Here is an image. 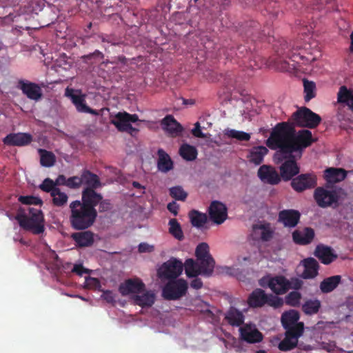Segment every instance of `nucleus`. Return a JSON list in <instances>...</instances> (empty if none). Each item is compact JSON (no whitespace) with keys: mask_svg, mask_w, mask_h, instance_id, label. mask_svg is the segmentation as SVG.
Masks as SVG:
<instances>
[{"mask_svg":"<svg viewBox=\"0 0 353 353\" xmlns=\"http://www.w3.org/2000/svg\"><path fill=\"white\" fill-rule=\"evenodd\" d=\"M295 128L287 122L277 123L267 139L266 145L271 149H281V153L290 155L294 152H302L316 141L309 130L296 132Z\"/></svg>","mask_w":353,"mask_h":353,"instance_id":"obj_1","label":"nucleus"},{"mask_svg":"<svg viewBox=\"0 0 353 353\" xmlns=\"http://www.w3.org/2000/svg\"><path fill=\"white\" fill-rule=\"evenodd\" d=\"M196 260L188 259L184 263V269L188 277H194L201 275L210 277L214 272L215 261L210 254V248L208 243H199L195 250Z\"/></svg>","mask_w":353,"mask_h":353,"instance_id":"obj_2","label":"nucleus"},{"mask_svg":"<svg viewBox=\"0 0 353 353\" xmlns=\"http://www.w3.org/2000/svg\"><path fill=\"white\" fill-rule=\"evenodd\" d=\"M70 223L71 227L77 230L88 229L93 225L97 212L95 208H87L79 200L74 201L70 204Z\"/></svg>","mask_w":353,"mask_h":353,"instance_id":"obj_3","label":"nucleus"},{"mask_svg":"<svg viewBox=\"0 0 353 353\" xmlns=\"http://www.w3.org/2000/svg\"><path fill=\"white\" fill-rule=\"evenodd\" d=\"M26 210L28 212V214H26L24 210L19 209L15 216V219L18 221L19 226L34 234H42L45 230V220L41 210L28 207Z\"/></svg>","mask_w":353,"mask_h":353,"instance_id":"obj_4","label":"nucleus"},{"mask_svg":"<svg viewBox=\"0 0 353 353\" xmlns=\"http://www.w3.org/2000/svg\"><path fill=\"white\" fill-rule=\"evenodd\" d=\"M321 117L310 108L302 107L294 112L287 123L294 127L316 128L321 122Z\"/></svg>","mask_w":353,"mask_h":353,"instance_id":"obj_5","label":"nucleus"},{"mask_svg":"<svg viewBox=\"0 0 353 353\" xmlns=\"http://www.w3.org/2000/svg\"><path fill=\"white\" fill-rule=\"evenodd\" d=\"M274 160L276 163H281L279 167L280 176L284 181L292 180L299 173L300 169L293 153L290 155L283 154L281 149H279L274 154Z\"/></svg>","mask_w":353,"mask_h":353,"instance_id":"obj_6","label":"nucleus"},{"mask_svg":"<svg viewBox=\"0 0 353 353\" xmlns=\"http://www.w3.org/2000/svg\"><path fill=\"white\" fill-rule=\"evenodd\" d=\"M248 304L252 308L262 307L268 305L274 308H279L283 305V300L272 294H266L261 288L254 290L248 298Z\"/></svg>","mask_w":353,"mask_h":353,"instance_id":"obj_7","label":"nucleus"},{"mask_svg":"<svg viewBox=\"0 0 353 353\" xmlns=\"http://www.w3.org/2000/svg\"><path fill=\"white\" fill-rule=\"evenodd\" d=\"M295 47H289L285 41L281 44V48L276 50L278 57L276 59V64H277L278 69L283 71H288L290 69V63L286 61V59H291L292 61L299 63L303 59V55L300 52L296 53L294 52Z\"/></svg>","mask_w":353,"mask_h":353,"instance_id":"obj_8","label":"nucleus"},{"mask_svg":"<svg viewBox=\"0 0 353 353\" xmlns=\"http://www.w3.org/2000/svg\"><path fill=\"white\" fill-rule=\"evenodd\" d=\"M188 282L183 279L169 281L162 290V296L165 300H179L187 293Z\"/></svg>","mask_w":353,"mask_h":353,"instance_id":"obj_9","label":"nucleus"},{"mask_svg":"<svg viewBox=\"0 0 353 353\" xmlns=\"http://www.w3.org/2000/svg\"><path fill=\"white\" fill-rule=\"evenodd\" d=\"M314 199L319 207L325 208L338 204L340 196L336 190H330L323 187H318L314 192Z\"/></svg>","mask_w":353,"mask_h":353,"instance_id":"obj_10","label":"nucleus"},{"mask_svg":"<svg viewBox=\"0 0 353 353\" xmlns=\"http://www.w3.org/2000/svg\"><path fill=\"white\" fill-rule=\"evenodd\" d=\"M70 182L75 189L81 185H85V188L97 189L102 185L99 176L87 169H83L80 176H73Z\"/></svg>","mask_w":353,"mask_h":353,"instance_id":"obj_11","label":"nucleus"},{"mask_svg":"<svg viewBox=\"0 0 353 353\" xmlns=\"http://www.w3.org/2000/svg\"><path fill=\"white\" fill-rule=\"evenodd\" d=\"M184 264L175 258L165 262L159 270L160 277L168 279H176L183 272Z\"/></svg>","mask_w":353,"mask_h":353,"instance_id":"obj_12","label":"nucleus"},{"mask_svg":"<svg viewBox=\"0 0 353 353\" xmlns=\"http://www.w3.org/2000/svg\"><path fill=\"white\" fill-rule=\"evenodd\" d=\"M317 185V177L313 172L301 174L292 179L291 186L297 192L314 188Z\"/></svg>","mask_w":353,"mask_h":353,"instance_id":"obj_13","label":"nucleus"},{"mask_svg":"<svg viewBox=\"0 0 353 353\" xmlns=\"http://www.w3.org/2000/svg\"><path fill=\"white\" fill-rule=\"evenodd\" d=\"M299 312L295 310H290L282 314L281 323L283 328L287 331L303 333L304 323L299 322Z\"/></svg>","mask_w":353,"mask_h":353,"instance_id":"obj_14","label":"nucleus"},{"mask_svg":"<svg viewBox=\"0 0 353 353\" xmlns=\"http://www.w3.org/2000/svg\"><path fill=\"white\" fill-rule=\"evenodd\" d=\"M32 140L33 137L30 133H10L3 138V143L8 146L23 147L29 145Z\"/></svg>","mask_w":353,"mask_h":353,"instance_id":"obj_15","label":"nucleus"},{"mask_svg":"<svg viewBox=\"0 0 353 353\" xmlns=\"http://www.w3.org/2000/svg\"><path fill=\"white\" fill-rule=\"evenodd\" d=\"M209 216L216 224L223 223L228 217V209L225 205L219 201H212L209 207Z\"/></svg>","mask_w":353,"mask_h":353,"instance_id":"obj_16","label":"nucleus"},{"mask_svg":"<svg viewBox=\"0 0 353 353\" xmlns=\"http://www.w3.org/2000/svg\"><path fill=\"white\" fill-rule=\"evenodd\" d=\"M257 175L261 181L265 183L276 185L281 181V176L275 168L271 165H261L258 170Z\"/></svg>","mask_w":353,"mask_h":353,"instance_id":"obj_17","label":"nucleus"},{"mask_svg":"<svg viewBox=\"0 0 353 353\" xmlns=\"http://www.w3.org/2000/svg\"><path fill=\"white\" fill-rule=\"evenodd\" d=\"M145 285L139 279H129L120 284L119 291L122 296L130 294H139L145 290Z\"/></svg>","mask_w":353,"mask_h":353,"instance_id":"obj_18","label":"nucleus"},{"mask_svg":"<svg viewBox=\"0 0 353 353\" xmlns=\"http://www.w3.org/2000/svg\"><path fill=\"white\" fill-rule=\"evenodd\" d=\"M18 88L31 100L39 101L42 97V90L41 87L35 83L19 80L18 82Z\"/></svg>","mask_w":353,"mask_h":353,"instance_id":"obj_19","label":"nucleus"},{"mask_svg":"<svg viewBox=\"0 0 353 353\" xmlns=\"http://www.w3.org/2000/svg\"><path fill=\"white\" fill-rule=\"evenodd\" d=\"M268 286L276 295L284 294L290 290L289 280L283 275L269 278Z\"/></svg>","mask_w":353,"mask_h":353,"instance_id":"obj_20","label":"nucleus"},{"mask_svg":"<svg viewBox=\"0 0 353 353\" xmlns=\"http://www.w3.org/2000/svg\"><path fill=\"white\" fill-rule=\"evenodd\" d=\"M241 339L249 343H259L263 340V334L252 324H245L239 328Z\"/></svg>","mask_w":353,"mask_h":353,"instance_id":"obj_21","label":"nucleus"},{"mask_svg":"<svg viewBox=\"0 0 353 353\" xmlns=\"http://www.w3.org/2000/svg\"><path fill=\"white\" fill-rule=\"evenodd\" d=\"M300 218L301 214L298 210H283L279 213L278 221L285 228H292L298 225Z\"/></svg>","mask_w":353,"mask_h":353,"instance_id":"obj_22","label":"nucleus"},{"mask_svg":"<svg viewBox=\"0 0 353 353\" xmlns=\"http://www.w3.org/2000/svg\"><path fill=\"white\" fill-rule=\"evenodd\" d=\"M292 236L294 243L299 245H307L313 241L315 232L312 228L305 227L303 230H295L292 232Z\"/></svg>","mask_w":353,"mask_h":353,"instance_id":"obj_23","label":"nucleus"},{"mask_svg":"<svg viewBox=\"0 0 353 353\" xmlns=\"http://www.w3.org/2000/svg\"><path fill=\"white\" fill-rule=\"evenodd\" d=\"M65 96L71 99L79 112L98 115V112L96 110L92 109L86 105L85 97L81 94H74L73 89L66 88Z\"/></svg>","mask_w":353,"mask_h":353,"instance_id":"obj_24","label":"nucleus"},{"mask_svg":"<svg viewBox=\"0 0 353 353\" xmlns=\"http://www.w3.org/2000/svg\"><path fill=\"white\" fill-rule=\"evenodd\" d=\"M314 254L325 265L330 264L338 257L331 247L323 244L316 245Z\"/></svg>","mask_w":353,"mask_h":353,"instance_id":"obj_25","label":"nucleus"},{"mask_svg":"<svg viewBox=\"0 0 353 353\" xmlns=\"http://www.w3.org/2000/svg\"><path fill=\"white\" fill-rule=\"evenodd\" d=\"M96 189L84 188L81 194V204L87 208H95L103 199V196L95 191Z\"/></svg>","mask_w":353,"mask_h":353,"instance_id":"obj_26","label":"nucleus"},{"mask_svg":"<svg viewBox=\"0 0 353 353\" xmlns=\"http://www.w3.org/2000/svg\"><path fill=\"white\" fill-rule=\"evenodd\" d=\"M302 332L285 330L284 339L279 343V349L281 351H289L298 345V340L303 335Z\"/></svg>","mask_w":353,"mask_h":353,"instance_id":"obj_27","label":"nucleus"},{"mask_svg":"<svg viewBox=\"0 0 353 353\" xmlns=\"http://www.w3.org/2000/svg\"><path fill=\"white\" fill-rule=\"evenodd\" d=\"M304 270L301 274V277L304 279H312L315 278L319 274V264L318 261L312 258L308 257L302 261Z\"/></svg>","mask_w":353,"mask_h":353,"instance_id":"obj_28","label":"nucleus"},{"mask_svg":"<svg viewBox=\"0 0 353 353\" xmlns=\"http://www.w3.org/2000/svg\"><path fill=\"white\" fill-rule=\"evenodd\" d=\"M224 320L232 327H240L244 323L245 316L242 311L231 306L225 313Z\"/></svg>","mask_w":353,"mask_h":353,"instance_id":"obj_29","label":"nucleus"},{"mask_svg":"<svg viewBox=\"0 0 353 353\" xmlns=\"http://www.w3.org/2000/svg\"><path fill=\"white\" fill-rule=\"evenodd\" d=\"M71 238L79 248L90 247L94 241V233L89 230L72 233Z\"/></svg>","mask_w":353,"mask_h":353,"instance_id":"obj_30","label":"nucleus"},{"mask_svg":"<svg viewBox=\"0 0 353 353\" xmlns=\"http://www.w3.org/2000/svg\"><path fill=\"white\" fill-rule=\"evenodd\" d=\"M161 126L172 137H176L183 131L181 124L172 115H167L162 119Z\"/></svg>","mask_w":353,"mask_h":353,"instance_id":"obj_31","label":"nucleus"},{"mask_svg":"<svg viewBox=\"0 0 353 353\" xmlns=\"http://www.w3.org/2000/svg\"><path fill=\"white\" fill-rule=\"evenodd\" d=\"M347 176V172L343 168H329L324 172V178L328 183H336L343 181Z\"/></svg>","mask_w":353,"mask_h":353,"instance_id":"obj_32","label":"nucleus"},{"mask_svg":"<svg viewBox=\"0 0 353 353\" xmlns=\"http://www.w3.org/2000/svg\"><path fill=\"white\" fill-rule=\"evenodd\" d=\"M341 282V276L334 275L324 279L320 283V290L322 293L327 294L334 291Z\"/></svg>","mask_w":353,"mask_h":353,"instance_id":"obj_33","label":"nucleus"},{"mask_svg":"<svg viewBox=\"0 0 353 353\" xmlns=\"http://www.w3.org/2000/svg\"><path fill=\"white\" fill-rule=\"evenodd\" d=\"M268 152V150L265 146L253 147L249 152L248 159L250 163L260 165Z\"/></svg>","mask_w":353,"mask_h":353,"instance_id":"obj_34","label":"nucleus"},{"mask_svg":"<svg viewBox=\"0 0 353 353\" xmlns=\"http://www.w3.org/2000/svg\"><path fill=\"white\" fill-rule=\"evenodd\" d=\"M157 161L158 169L163 172H167L173 168V162L170 156L163 150L159 149Z\"/></svg>","mask_w":353,"mask_h":353,"instance_id":"obj_35","label":"nucleus"},{"mask_svg":"<svg viewBox=\"0 0 353 353\" xmlns=\"http://www.w3.org/2000/svg\"><path fill=\"white\" fill-rule=\"evenodd\" d=\"M321 307V302L318 299H309L301 305L303 312L309 316L316 314Z\"/></svg>","mask_w":353,"mask_h":353,"instance_id":"obj_36","label":"nucleus"},{"mask_svg":"<svg viewBox=\"0 0 353 353\" xmlns=\"http://www.w3.org/2000/svg\"><path fill=\"white\" fill-rule=\"evenodd\" d=\"M134 303L142 307H151L155 301V294L152 291H146L143 294H136L134 296Z\"/></svg>","mask_w":353,"mask_h":353,"instance_id":"obj_37","label":"nucleus"},{"mask_svg":"<svg viewBox=\"0 0 353 353\" xmlns=\"http://www.w3.org/2000/svg\"><path fill=\"white\" fill-rule=\"evenodd\" d=\"M338 102L345 103L353 111V90H348L345 85L339 88Z\"/></svg>","mask_w":353,"mask_h":353,"instance_id":"obj_38","label":"nucleus"},{"mask_svg":"<svg viewBox=\"0 0 353 353\" xmlns=\"http://www.w3.org/2000/svg\"><path fill=\"white\" fill-rule=\"evenodd\" d=\"M179 153L187 161L195 160L198 154L196 148L188 143H183L181 145Z\"/></svg>","mask_w":353,"mask_h":353,"instance_id":"obj_39","label":"nucleus"},{"mask_svg":"<svg viewBox=\"0 0 353 353\" xmlns=\"http://www.w3.org/2000/svg\"><path fill=\"white\" fill-rule=\"evenodd\" d=\"M189 217L192 225L196 228H201L207 222L208 217L206 214L192 210L189 213Z\"/></svg>","mask_w":353,"mask_h":353,"instance_id":"obj_40","label":"nucleus"},{"mask_svg":"<svg viewBox=\"0 0 353 353\" xmlns=\"http://www.w3.org/2000/svg\"><path fill=\"white\" fill-rule=\"evenodd\" d=\"M139 121L137 114H130L126 112H119L111 121V123H130Z\"/></svg>","mask_w":353,"mask_h":353,"instance_id":"obj_41","label":"nucleus"},{"mask_svg":"<svg viewBox=\"0 0 353 353\" xmlns=\"http://www.w3.org/2000/svg\"><path fill=\"white\" fill-rule=\"evenodd\" d=\"M38 152L40 154V163L44 167H52L56 161L55 155L45 149H39Z\"/></svg>","mask_w":353,"mask_h":353,"instance_id":"obj_42","label":"nucleus"},{"mask_svg":"<svg viewBox=\"0 0 353 353\" xmlns=\"http://www.w3.org/2000/svg\"><path fill=\"white\" fill-rule=\"evenodd\" d=\"M168 225L169 232L177 240L182 241L184 239L183 232L182 231L181 225L176 219H171L169 221Z\"/></svg>","mask_w":353,"mask_h":353,"instance_id":"obj_43","label":"nucleus"},{"mask_svg":"<svg viewBox=\"0 0 353 353\" xmlns=\"http://www.w3.org/2000/svg\"><path fill=\"white\" fill-rule=\"evenodd\" d=\"M253 228L255 231L257 230H261L260 236L263 241H268L273 236L274 232L269 223L255 225Z\"/></svg>","mask_w":353,"mask_h":353,"instance_id":"obj_44","label":"nucleus"},{"mask_svg":"<svg viewBox=\"0 0 353 353\" xmlns=\"http://www.w3.org/2000/svg\"><path fill=\"white\" fill-rule=\"evenodd\" d=\"M302 295L298 291H292L288 293L285 296L283 302L285 304L293 307H299L301 305V300Z\"/></svg>","mask_w":353,"mask_h":353,"instance_id":"obj_45","label":"nucleus"},{"mask_svg":"<svg viewBox=\"0 0 353 353\" xmlns=\"http://www.w3.org/2000/svg\"><path fill=\"white\" fill-rule=\"evenodd\" d=\"M249 26L252 27V29L248 30L246 32V34L248 35V37L251 38L252 41H256L257 39H262V36L270 35V32L265 33V30H263V32H258L259 23L255 21H250Z\"/></svg>","mask_w":353,"mask_h":353,"instance_id":"obj_46","label":"nucleus"},{"mask_svg":"<svg viewBox=\"0 0 353 353\" xmlns=\"http://www.w3.org/2000/svg\"><path fill=\"white\" fill-rule=\"evenodd\" d=\"M299 1L306 8L312 7L313 10H320L322 6L331 4L332 0H299Z\"/></svg>","mask_w":353,"mask_h":353,"instance_id":"obj_47","label":"nucleus"},{"mask_svg":"<svg viewBox=\"0 0 353 353\" xmlns=\"http://www.w3.org/2000/svg\"><path fill=\"white\" fill-rule=\"evenodd\" d=\"M51 196L52 197V203L56 206H63L67 203L68 196L65 192H61L58 188L57 190L52 192Z\"/></svg>","mask_w":353,"mask_h":353,"instance_id":"obj_48","label":"nucleus"},{"mask_svg":"<svg viewBox=\"0 0 353 353\" xmlns=\"http://www.w3.org/2000/svg\"><path fill=\"white\" fill-rule=\"evenodd\" d=\"M225 134L228 137L236 139L239 141H248L250 139V134L249 133L239 131L234 129H228L225 132Z\"/></svg>","mask_w":353,"mask_h":353,"instance_id":"obj_49","label":"nucleus"},{"mask_svg":"<svg viewBox=\"0 0 353 353\" xmlns=\"http://www.w3.org/2000/svg\"><path fill=\"white\" fill-rule=\"evenodd\" d=\"M303 85H304V92L305 93V101H309L314 97H315V88L316 85L312 81H309L307 80H304L303 81Z\"/></svg>","mask_w":353,"mask_h":353,"instance_id":"obj_50","label":"nucleus"},{"mask_svg":"<svg viewBox=\"0 0 353 353\" xmlns=\"http://www.w3.org/2000/svg\"><path fill=\"white\" fill-rule=\"evenodd\" d=\"M244 51H245L246 54H249L245 46H240L236 50L232 48L230 49V52L227 51L225 52L226 59H232L234 58V55L236 56L239 59H243L245 57L243 54Z\"/></svg>","mask_w":353,"mask_h":353,"instance_id":"obj_51","label":"nucleus"},{"mask_svg":"<svg viewBox=\"0 0 353 353\" xmlns=\"http://www.w3.org/2000/svg\"><path fill=\"white\" fill-rule=\"evenodd\" d=\"M170 195L179 201H185L188 196L186 192L181 186H175L170 188Z\"/></svg>","mask_w":353,"mask_h":353,"instance_id":"obj_52","label":"nucleus"},{"mask_svg":"<svg viewBox=\"0 0 353 353\" xmlns=\"http://www.w3.org/2000/svg\"><path fill=\"white\" fill-rule=\"evenodd\" d=\"M119 132H128L133 136L137 133L139 130L132 127L131 123H112Z\"/></svg>","mask_w":353,"mask_h":353,"instance_id":"obj_53","label":"nucleus"},{"mask_svg":"<svg viewBox=\"0 0 353 353\" xmlns=\"http://www.w3.org/2000/svg\"><path fill=\"white\" fill-rule=\"evenodd\" d=\"M39 188L43 192H50L51 195L52 192H54V190H57L58 188L56 187V183H54L52 179L46 178L39 185Z\"/></svg>","mask_w":353,"mask_h":353,"instance_id":"obj_54","label":"nucleus"},{"mask_svg":"<svg viewBox=\"0 0 353 353\" xmlns=\"http://www.w3.org/2000/svg\"><path fill=\"white\" fill-rule=\"evenodd\" d=\"M19 201L26 205H42L43 201L39 197L33 196H20Z\"/></svg>","mask_w":353,"mask_h":353,"instance_id":"obj_55","label":"nucleus"},{"mask_svg":"<svg viewBox=\"0 0 353 353\" xmlns=\"http://www.w3.org/2000/svg\"><path fill=\"white\" fill-rule=\"evenodd\" d=\"M72 179V176L66 179L64 175L60 174L58 176L54 183H56V186L59 185H63L68 187L70 189H75V186H73L72 183L70 182V180Z\"/></svg>","mask_w":353,"mask_h":353,"instance_id":"obj_56","label":"nucleus"},{"mask_svg":"<svg viewBox=\"0 0 353 353\" xmlns=\"http://www.w3.org/2000/svg\"><path fill=\"white\" fill-rule=\"evenodd\" d=\"M85 286L88 288L98 289L101 287V283L98 279L88 276L85 278Z\"/></svg>","mask_w":353,"mask_h":353,"instance_id":"obj_57","label":"nucleus"},{"mask_svg":"<svg viewBox=\"0 0 353 353\" xmlns=\"http://www.w3.org/2000/svg\"><path fill=\"white\" fill-rule=\"evenodd\" d=\"M101 298L108 303L114 304L116 302L115 294L111 290H103Z\"/></svg>","mask_w":353,"mask_h":353,"instance_id":"obj_58","label":"nucleus"},{"mask_svg":"<svg viewBox=\"0 0 353 353\" xmlns=\"http://www.w3.org/2000/svg\"><path fill=\"white\" fill-rule=\"evenodd\" d=\"M290 289H293L294 291L300 290L303 284V281L298 278H292L289 280Z\"/></svg>","mask_w":353,"mask_h":353,"instance_id":"obj_59","label":"nucleus"},{"mask_svg":"<svg viewBox=\"0 0 353 353\" xmlns=\"http://www.w3.org/2000/svg\"><path fill=\"white\" fill-rule=\"evenodd\" d=\"M192 134L197 138H205L206 136L204 133L202 132L201 129V125L199 122H196L194 124V128L192 130Z\"/></svg>","mask_w":353,"mask_h":353,"instance_id":"obj_60","label":"nucleus"},{"mask_svg":"<svg viewBox=\"0 0 353 353\" xmlns=\"http://www.w3.org/2000/svg\"><path fill=\"white\" fill-rule=\"evenodd\" d=\"M72 272L79 276H82L83 274L88 273L89 270L85 268L81 264H76L74 265Z\"/></svg>","mask_w":353,"mask_h":353,"instance_id":"obj_61","label":"nucleus"},{"mask_svg":"<svg viewBox=\"0 0 353 353\" xmlns=\"http://www.w3.org/2000/svg\"><path fill=\"white\" fill-rule=\"evenodd\" d=\"M194 279L190 282V287L195 290H199L203 288V283L198 276L193 277Z\"/></svg>","mask_w":353,"mask_h":353,"instance_id":"obj_62","label":"nucleus"},{"mask_svg":"<svg viewBox=\"0 0 353 353\" xmlns=\"http://www.w3.org/2000/svg\"><path fill=\"white\" fill-rule=\"evenodd\" d=\"M99 204L100 212H105L111 208V203L109 200H103L102 199L101 201L99 203Z\"/></svg>","mask_w":353,"mask_h":353,"instance_id":"obj_63","label":"nucleus"},{"mask_svg":"<svg viewBox=\"0 0 353 353\" xmlns=\"http://www.w3.org/2000/svg\"><path fill=\"white\" fill-rule=\"evenodd\" d=\"M315 25L314 23H310L309 25H303L301 28V32L302 34H307L312 32L314 30Z\"/></svg>","mask_w":353,"mask_h":353,"instance_id":"obj_64","label":"nucleus"}]
</instances>
